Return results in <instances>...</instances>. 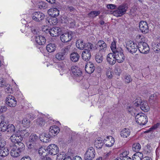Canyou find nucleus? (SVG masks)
I'll use <instances>...</instances> for the list:
<instances>
[{"label":"nucleus","instance_id":"f257e3e1","mask_svg":"<svg viewBox=\"0 0 160 160\" xmlns=\"http://www.w3.org/2000/svg\"><path fill=\"white\" fill-rule=\"evenodd\" d=\"M25 145L23 143L20 144H14L10 147V151L9 152L11 155L13 157H17L19 156L21 153L25 149Z\"/></svg>","mask_w":160,"mask_h":160},{"label":"nucleus","instance_id":"dca6fc26","mask_svg":"<svg viewBox=\"0 0 160 160\" xmlns=\"http://www.w3.org/2000/svg\"><path fill=\"white\" fill-rule=\"evenodd\" d=\"M85 69L87 73L90 74L93 72L95 69V67L93 64L89 62L86 64Z\"/></svg>","mask_w":160,"mask_h":160},{"label":"nucleus","instance_id":"864d4df0","mask_svg":"<svg viewBox=\"0 0 160 160\" xmlns=\"http://www.w3.org/2000/svg\"><path fill=\"white\" fill-rule=\"evenodd\" d=\"M31 29L32 32L34 34H37L39 32L38 28L34 26L31 27Z\"/></svg>","mask_w":160,"mask_h":160},{"label":"nucleus","instance_id":"c03bdc74","mask_svg":"<svg viewBox=\"0 0 160 160\" xmlns=\"http://www.w3.org/2000/svg\"><path fill=\"white\" fill-rule=\"evenodd\" d=\"M46 150L42 147H41L39 148L38 151V153L39 155L43 156V157L46 155Z\"/></svg>","mask_w":160,"mask_h":160},{"label":"nucleus","instance_id":"cd10ccee","mask_svg":"<svg viewBox=\"0 0 160 160\" xmlns=\"http://www.w3.org/2000/svg\"><path fill=\"white\" fill-rule=\"evenodd\" d=\"M100 138H98L95 141L94 145L97 148H101L103 145V142Z\"/></svg>","mask_w":160,"mask_h":160},{"label":"nucleus","instance_id":"393cba45","mask_svg":"<svg viewBox=\"0 0 160 160\" xmlns=\"http://www.w3.org/2000/svg\"><path fill=\"white\" fill-rule=\"evenodd\" d=\"M35 41L37 43L41 45L44 44L46 42V39L45 38L41 35L36 37Z\"/></svg>","mask_w":160,"mask_h":160},{"label":"nucleus","instance_id":"ddd939ff","mask_svg":"<svg viewBox=\"0 0 160 160\" xmlns=\"http://www.w3.org/2000/svg\"><path fill=\"white\" fill-rule=\"evenodd\" d=\"M139 28L140 31L145 34L148 32L149 29L147 22L145 21H142L139 23Z\"/></svg>","mask_w":160,"mask_h":160},{"label":"nucleus","instance_id":"0eeeda50","mask_svg":"<svg viewBox=\"0 0 160 160\" xmlns=\"http://www.w3.org/2000/svg\"><path fill=\"white\" fill-rule=\"evenodd\" d=\"M11 142L15 144H20V143H22L21 142L22 140V138L19 133V132H17L15 134L12 135L10 138Z\"/></svg>","mask_w":160,"mask_h":160},{"label":"nucleus","instance_id":"6e6552de","mask_svg":"<svg viewBox=\"0 0 160 160\" xmlns=\"http://www.w3.org/2000/svg\"><path fill=\"white\" fill-rule=\"evenodd\" d=\"M95 151L92 147H90L87 150L84 154V158L86 160H92L95 156Z\"/></svg>","mask_w":160,"mask_h":160},{"label":"nucleus","instance_id":"f03ea898","mask_svg":"<svg viewBox=\"0 0 160 160\" xmlns=\"http://www.w3.org/2000/svg\"><path fill=\"white\" fill-rule=\"evenodd\" d=\"M71 71L73 78L78 82H80L82 79V72L78 67L73 66L71 68Z\"/></svg>","mask_w":160,"mask_h":160},{"label":"nucleus","instance_id":"6ab92c4d","mask_svg":"<svg viewBox=\"0 0 160 160\" xmlns=\"http://www.w3.org/2000/svg\"><path fill=\"white\" fill-rule=\"evenodd\" d=\"M82 56L83 60L86 61H88L91 57V51L87 49H85L82 53Z\"/></svg>","mask_w":160,"mask_h":160},{"label":"nucleus","instance_id":"2f4dec72","mask_svg":"<svg viewBox=\"0 0 160 160\" xmlns=\"http://www.w3.org/2000/svg\"><path fill=\"white\" fill-rule=\"evenodd\" d=\"M105 145L108 147L112 146L114 142V139L111 136L107 137Z\"/></svg>","mask_w":160,"mask_h":160},{"label":"nucleus","instance_id":"a878e982","mask_svg":"<svg viewBox=\"0 0 160 160\" xmlns=\"http://www.w3.org/2000/svg\"><path fill=\"white\" fill-rule=\"evenodd\" d=\"M141 109L144 112H147L149 110L150 108L147 102H142L140 105Z\"/></svg>","mask_w":160,"mask_h":160},{"label":"nucleus","instance_id":"b1692460","mask_svg":"<svg viewBox=\"0 0 160 160\" xmlns=\"http://www.w3.org/2000/svg\"><path fill=\"white\" fill-rule=\"evenodd\" d=\"M9 151L8 148L4 147L0 148V156L4 157L8 155L9 153Z\"/></svg>","mask_w":160,"mask_h":160},{"label":"nucleus","instance_id":"20e7f679","mask_svg":"<svg viewBox=\"0 0 160 160\" xmlns=\"http://www.w3.org/2000/svg\"><path fill=\"white\" fill-rule=\"evenodd\" d=\"M123 52V50L119 47L117 48V51L116 50V52L113 53L115 54L117 61L119 63L122 62L125 60V56Z\"/></svg>","mask_w":160,"mask_h":160},{"label":"nucleus","instance_id":"c756f323","mask_svg":"<svg viewBox=\"0 0 160 160\" xmlns=\"http://www.w3.org/2000/svg\"><path fill=\"white\" fill-rule=\"evenodd\" d=\"M130 131L129 129L124 128L121 131L120 135L122 137L124 138L128 137L130 135Z\"/></svg>","mask_w":160,"mask_h":160},{"label":"nucleus","instance_id":"3c124183","mask_svg":"<svg viewBox=\"0 0 160 160\" xmlns=\"http://www.w3.org/2000/svg\"><path fill=\"white\" fill-rule=\"evenodd\" d=\"M103 59V57L100 56L99 55H96L95 56V59L96 62L98 63H100L102 62Z\"/></svg>","mask_w":160,"mask_h":160},{"label":"nucleus","instance_id":"5701e85b","mask_svg":"<svg viewBox=\"0 0 160 160\" xmlns=\"http://www.w3.org/2000/svg\"><path fill=\"white\" fill-rule=\"evenodd\" d=\"M48 14L52 17L58 16L59 14V11L56 8H51L48 12Z\"/></svg>","mask_w":160,"mask_h":160},{"label":"nucleus","instance_id":"72a5a7b5","mask_svg":"<svg viewBox=\"0 0 160 160\" xmlns=\"http://www.w3.org/2000/svg\"><path fill=\"white\" fill-rule=\"evenodd\" d=\"M143 154L140 152H138L132 156L133 160H141L143 157Z\"/></svg>","mask_w":160,"mask_h":160},{"label":"nucleus","instance_id":"603ef678","mask_svg":"<svg viewBox=\"0 0 160 160\" xmlns=\"http://www.w3.org/2000/svg\"><path fill=\"white\" fill-rule=\"evenodd\" d=\"M111 48L113 53L116 52V50L117 51V48L116 47V43L115 41H113L112 42Z\"/></svg>","mask_w":160,"mask_h":160},{"label":"nucleus","instance_id":"7c9ffc66","mask_svg":"<svg viewBox=\"0 0 160 160\" xmlns=\"http://www.w3.org/2000/svg\"><path fill=\"white\" fill-rule=\"evenodd\" d=\"M56 46L54 43H50L46 46V49L47 51L49 52H53L56 49Z\"/></svg>","mask_w":160,"mask_h":160},{"label":"nucleus","instance_id":"9b49d317","mask_svg":"<svg viewBox=\"0 0 160 160\" xmlns=\"http://www.w3.org/2000/svg\"><path fill=\"white\" fill-rule=\"evenodd\" d=\"M126 48L128 50L132 53L136 52L138 49L137 45L132 42H127L126 44Z\"/></svg>","mask_w":160,"mask_h":160},{"label":"nucleus","instance_id":"aec40b11","mask_svg":"<svg viewBox=\"0 0 160 160\" xmlns=\"http://www.w3.org/2000/svg\"><path fill=\"white\" fill-rule=\"evenodd\" d=\"M107 60L108 63L112 65L114 64L117 61L116 57H115V54L112 53H110L108 54Z\"/></svg>","mask_w":160,"mask_h":160},{"label":"nucleus","instance_id":"de8ad7c7","mask_svg":"<svg viewBox=\"0 0 160 160\" xmlns=\"http://www.w3.org/2000/svg\"><path fill=\"white\" fill-rule=\"evenodd\" d=\"M39 8L40 9H45L48 8L47 3L43 1H41L38 4Z\"/></svg>","mask_w":160,"mask_h":160},{"label":"nucleus","instance_id":"338daca9","mask_svg":"<svg viewBox=\"0 0 160 160\" xmlns=\"http://www.w3.org/2000/svg\"><path fill=\"white\" fill-rule=\"evenodd\" d=\"M98 46L96 45V44L95 45H94L92 44V50H95L98 49Z\"/></svg>","mask_w":160,"mask_h":160},{"label":"nucleus","instance_id":"a18cd8bd","mask_svg":"<svg viewBox=\"0 0 160 160\" xmlns=\"http://www.w3.org/2000/svg\"><path fill=\"white\" fill-rule=\"evenodd\" d=\"M56 58L59 60H62L65 58V55L61 52L56 55Z\"/></svg>","mask_w":160,"mask_h":160},{"label":"nucleus","instance_id":"0e129e2a","mask_svg":"<svg viewBox=\"0 0 160 160\" xmlns=\"http://www.w3.org/2000/svg\"><path fill=\"white\" fill-rule=\"evenodd\" d=\"M111 73L110 71H108L107 72V75L108 78H110L112 77V76Z\"/></svg>","mask_w":160,"mask_h":160},{"label":"nucleus","instance_id":"a19ab883","mask_svg":"<svg viewBox=\"0 0 160 160\" xmlns=\"http://www.w3.org/2000/svg\"><path fill=\"white\" fill-rule=\"evenodd\" d=\"M100 13L99 11H92L88 14V16L89 17L93 18L98 16Z\"/></svg>","mask_w":160,"mask_h":160},{"label":"nucleus","instance_id":"2eb2a0df","mask_svg":"<svg viewBox=\"0 0 160 160\" xmlns=\"http://www.w3.org/2000/svg\"><path fill=\"white\" fill-rule=\"evenodd\" d=\"M48 31L51 36L56 37L61 34L62 30L59 27H54Z\"/></svg>","mask_w":160,"mask_h":160},{"label":"nucleus","instance_id":"6e6d98bb","mask_svg":"<svg viewBox=\"0 0 160 160\" xmlns=\"http://www.w3.org/2000/svg\"><path fill=\"white\" fill-rule=\"evenodd\" d=\"M85 48H86V49H89L90 50V51H91L92 50V44L91 43H87L85 44Z\"/></svg>","mask_w":160,"mask_h":160},{"label":"nucleus","instance_id":"09e8293b","mask_svg":"<svg viewBox=\"0 0 160 160\" xmlns=\"http://www.w3.org/2000/svg\"><path fill=\"white\" fill-rule=\"evenodd\" d=\"M37 124L39 126H42L45 124V122L42 118H38L36 120Z\"/></svg>","mask_w":160,"mask_h":160},{"label":"nucleus","instance_id":"4c0bfd02","mask_svg":"<svg viewBox=\"0 0 160 160\" xmlns=\"http://www.w3.org/2000/svg\"><path fill=\"white\" fill-rule=\"evenodd\" d=\"M141 149L140 144L138 143H134L132 146V150L135 152H138Z\"/></svg>","mask_w":160,"mask_h":160},{"label":"nucleus","instance_id":"49530a36","mask_svg":"<svg viewBox=\"0 0 160 160\" xmlns=\"http://www.w3.org/2000/svg\"><path fill=\"white\" fill-rule=\"evenodd\" d=\"M70 45H68L63 48L61 50V52L65 55L66 54H67L68 52H69L70 50Z\"/></svg>","mask_w":160,"mask_h":160},{"label":"nucleus","instance_id":"79ce46f5","mask_svg":"<svg viewBox=\"0 0 160 160\" xmlns=\"http://www.w3.org/2000/svg\"><path fill=\"white\" fill-rule=\"evenodd\" d=\"M124 80L126 84H128L132 81V79L129 74H126L124 76Z\"/></svg>","mask_w":160,"mask_h":160},{"label":"nucleus","instance_id":"5fc2aeb1","mask_svg":"<svg viewBox=\"0 0 160 160\" xmlns=\"http://www.w3.org/2000/svg\"><path fill=\"white\" fill-rule=\"evenodd\" d=\"M4 86L7 87L6 82L3 78H0V87Z\"/></svg>","mask_w":160,"mask_h":160},{"label":"nucleus","instance_id":"423d86ee","mask_svg":"<svg viewBox=\"0 0 160 160\" xmlns=\"http://www.w3.org/2000/svg\"><path fill=\"white\" fill-rule=\"evenodd\" d=\"M138 48L140 52L143 54L148 52L149 48L147 43L145 42H140L138 46Z\"/></svg>","mask_w":160,"mask_h":160},{"label":"nucleus","instance_id":"ea45409f","mask_svg":"<svg viewBox=\"0 0 160 160\" xmlns=\"http://www.w3.org/2000/svg\"><path fill=\"white\" fill-rule=\"evenodd\" d=\"M6 131L8 132L12 133L15 132V128L14 126L12 124L8 125Z\"/></svg>","mask_w":160,"mask_h":160},{"label":"nucleus","instance_id":"4468645a","mask_svg":"<svg viewBox=\"0 0 160 160\" xmlns=\"http://www.w3.org/2000/svg\"><path fill=\"white\" fill-rule=\"evenodd\" d=\"M96 45L98 46V49L100 53L105 52L107 49V44L103 40H99Z\"/></svg>","mask_w":160,"mask_h":160},{"label":"nucleus","instance_id":"13d9d810","mask_svg":"<svg viewBox=\"0 0 160 160\" xmlns=\"http://www.w3.org/2000/svg\"><path fill=\"white\" fill-rule=\"evenodd\" d=\"M128 154V152L126 151H125L123 152L121 154H120V156L122 158H123L125 157H128L127 156Z\"/></svg>","mask_w":160,"mask_h":160},{"label":"nucleus","instance_id":"4d7b16f0","mask_svg":"<svg viewBox=\"0 0 160 160\" xmlns=\"http://www.w3.org/2000/svg\"><path fill=\"white\" fill-rule=\"evenodd\" d=\"M143 37L141 35H139L137 36V39L138 40V43L140 42H144L143 40L144 39Z\"/></svg>","mask_w":160,"mask_h":160},{"label":"nucleus","instance_id":"f704fd0d","mask_svg":"<svg viewBox=\"0 0 160 160\" xmlns=\"http://www.w3.org/2000/svg\"><path fill=\"white\" fill-rule=\"evenodd\" d=\"M149 101L150 103L154 104L157 102V97L155 94L151 95L149 97Z\"/></svg>","mask_w":160,"mask_h":160},{"label":"nucleus","instance_id":"f8f14e48","mask_svg":"<svg viewBox=\"0 0 160 160\" xmlns=\"http://www.w3.org/2000/svg\"><path fill=\"white\" fill-rule=\"evenodd\" d=\"M6 103L9 106L13 107L16 105L17 101L13 96L9 95L6 98Z\"/></svg>","mask_w":160,"mask_h":160},{"label":"nucleus","instance_id":"39448f33","mask_svg":"<svg viewBox=\"0 0 160 160\" xmlns=\"http://www.w3.org/2000/svg\"><path fill=\"white\" fill-rule=\"evenodd\" d=\"M127 9L128 8L125 5H121L117 10L113 12L112 14L116 17H121L125 13Z\"/></svg>","mask_w":160,"mask_h":160},{"label":"nucleus","instance_id":"e433bc0d","mask_svg":"<svg viewBox=\"0 0 160 160\" xmlns=\"http://www.w3.org/2000/svg\"><path fill=\"white\" fill-rule=\"evenodd\" d=\"M22 123L25 128H28L29 127L30 120L28 118H25L22 121Z\"/></svg>","mask_w":160,"mask_h":160},{"label":"nucleus","instance_id":"c9c22d12","mask_svg":"<svg viewBox=\"0 0 160 160\" xmlns=\"http://www.w3.org/2000/svg\"><path fill=\"white\" fill-rule=\"evenodd\" d=\"M18 132H19L20 136H22V138L23 137L25 138L28 137L29 135V133L26 129L22 130L21 131H18Z\"/></svg>","mask_w":160,"mask_h":160},{"label":"nucleus","instance_id":"1a4fd4ad","mask_svg":"<svg viewBox=\"0 0 160 160\" xmlns=\"http://www.w3.org/2000/svg\"><path fill=\"white\" fill-rule=\"evenodd\" d=\"M45 15L43 13L40 12H37L33 13L32 15V19L35 21L40 22L43 20Z\"/></svg>","mask_w":160,"mask_h":160},{"label":"nucleus","instance_id":"e2e57ef3","mask_svg":"<svg viewBox=\"0 0 160 160\" xmlns=\"http://www.w3.org/2000/svg\"><path fill=\"white\" fill-rule=\"evenodd\" d=\"M5 117L3 115H0V124L4 121Z\"/></svg>","mask_w":160,"mask_h":160},{"label":"nucleus","instance_id":"bb28decb","mask_svg":"<svg viewBox=\"0 0 160 160\" xmlns=\"http://www.w3.org/2000/svg\"><path fill=\"white\" fill-rule=\"evenodd\" d=\"M39 138V137L35 133H32L29 137V141L32 143L37 141Z\"/></svg>","mask_w":160,"mask_h":160},{"label":"nucleus","instance_id":"4be33fe9","mask_svg":"<svg viewBox=\"0 0 160 160\" xmlns=\"http://www.w3.org/2000/svg\"><path fill=\"white\" fill-rule=\"evenodd\" d=\"M65 20V22L67 24H70L71 28H74L75 26V21L69 17L65 16L63 17Z\"/></svg>","mask_w":160,"mask_h":160},{"label":"nucleus","instance_id":"f3484780","mask_svg":"<svg viewBox=\"0 0 160 160\" xmlns=\"http://www.w3.org/2000/svg\"><path fill=\"white\" fill-rule=\"evenodd\" d=\"M59 131V129L57 126L55 125L51 126L49 128V136H52V137L58 133Z\"/></svg>","mask_w":160,"mask_h":160},{"label":"nucleus","instance_id":"9d476101","mask_svg":"<svg viewBox=\"0 0 160 160\" xmlns=\"http://www.w3.org/2000/svg\"><path fill=\"white\" fill-rule=\"evenodd\" d=\"M47 150L48 152V154L54 155L58 153L59 151V149L56 145L54 144H51L48 146Z\"/></svg>","mask_w":160,"mask_h":160},{"label":"nucleus","instance_id":"8fccbe9b","mask_svg":"<svg viewBox=\"0 0 160 160\" xmlns=\"http://www.w3.org/2000/svg\"><path fill=\"white\" fill-rule=\"evenodd\" d=\"M67 10L68 11L71 12H76V8L73 6H68L67 7Z\"/></svg>","mask_w":160,"mask_h":160},{"label":"nucleus","instance_id":"412c9836","mask_svg":"<svg viewBox=\"0 0 160 160\" xmlns=\"http://www.w3.org/2000/svg\"><path fill=\"white\" fill-rule=\"evenodd\" d=\"M49 133L48 134L43 133L39 136V139L40 140L44 142H47L49 141V139L52 138V136H49Z\"/></svg>","mask_w":160,"mask_h":160},{"label":"nucleus","instance_id":"052dcab7","mask_svg":"<svg viewBox=\"0 0 160 160\" xmlns=\"http://www.w3.org/2000/svg\"><path fill=\"white\" fill-rule=\"evenodd\" d=\"M116 7V6L114 4H110L107 5V8L109 9H113Z\"/></svg>","mask_w":160,"mask_h":160},{"label":"nucleus","instance_id":"c85d7f7f","mask_svg":"<svg viewBox=\"0 0 160 160\" xmlns=\"http://www.w3.org/2000/svg\"><path fill=\"white\" fill-rule=\"evenodd\" d=\"M71 60L74 62L78 61L79 58V55L77 52H73L70 55Z\"/></svg>","mask_w":160,"mask_h":160},{"label":"nucleus","instance_id":"bf43d9fd","mask_svg":"<svg viewBox=\"0 0 160 160\" xmlns=\"http://www.w3.org/2000/svg\"><path fill=\"white\" fill-rule=\"evenodd\" d=\"M7 109V108L5 106H0V112H5Z\"/></svg>","mask_w":160,"mask_h":160},{"label":"nucleus","instance_id":"7ed1b4c3","mask_svg":"<svg viewBox=\"0 0 160 160\" xmlns=\"http://www.w3.org/2000/svg\"><path fill=\"white\" fill-rule=\"evenodd\" d=\"M136 122L141 125H143L147 123L148 121L147 116L142 113L137 114L135 117Z\"/></svg>","mask_w":160,"mask_h":160},{"label":"nucleus","instance_id":"a211bd4d","mask_svg":"<svg viewBox=\"0 0 160 160\" xmlns=\"http://www.w3.org/2000/svg\"><path fill=\"white\" fill-rule=\"evenodd\" d=\"M72 38V35L69 32L63 34L60 36V39L63 42H68L70 41Z\"/></svg>","mask_w":160,"mask_h":160},{"label":"nucleus","instance_id":"58836bf2","mask_svg":"<svg viewBox=\"0 0 160 160\" xmlns=\"http://www.w3.org/2000/svg\"><path fill=\"white\" fill-rule=\"evenodd\" d=\"M8 124L5 121H4L0 124V131L4 132L6 131L7 128Z\"/></svg>","mask_w":160,"mask_h":160},{"label":"nucleus","instance_id":"37998d69","mask_svg":"<svg viewBox=\"0 0 160 160\" xmlns=\"http://www.w3.org/2000/svg\"><path fill=\"white\" fill-rule=\"evenodd\" d=\"M57 160H62L64 158L66 157V155L65 152H62L57 155Z\"/></svg>","mask_w":160,"mask_h":160},{"label":"nucleus","instance_id":"473e14b6","mask_svg":"<svg viewBox=\"0 0 160 160\" xmlns=\"http://www.w3.org/2000/svg\"><path fill=\"white\" fill-rule=\"evenodd\" d=\"M76 46L77 48L79 49L83 50L85 48L86 45L83 41L79 40L76 42Z\"/></svg>","mask_w":160,"mask_h":160},{"label":"nucleus","instance_id":"774afa93","mask_svg":"<svg viewBox=\"0 0 160 160\" xmlns=\"http://www.w3.org/2000/svg\"><path fill=\"white\" fill-rule=\"evenodd\" d=\"M141 160H152V158L149 157H145L142 158Z\"/></svg>","mask_w":160,"mask_h":160},{"label":"nucleus","instance_id":"680f3d73","mask_svg":"<svg viewBox=\"0 0 160 160\" xmlns=\"http://www.w3.org/2000/svg\"><path fill=\"white\" fill-rule=\"evenodd\" d=\"M20 160H31V159L28 156H25L22 158Z\"/></svg>","mask_w":160,"mask_h":160},{"label":"nucleus","instance_id":"69168bd1","mask_svg":"<svg viewBox=\"0 0 160 160\" xmlns=\"http://www.w3.org/2000/svg\"><path fill=\"white\" fill-rule=\"evenodd\" d=\"M41 160H52V159L49 157H45L42 158Z\"/></svg>","mask_w":160,"mask_h":160}]
</instances>
